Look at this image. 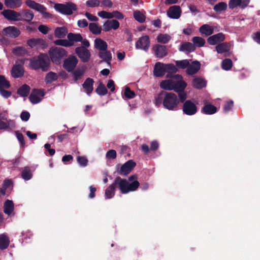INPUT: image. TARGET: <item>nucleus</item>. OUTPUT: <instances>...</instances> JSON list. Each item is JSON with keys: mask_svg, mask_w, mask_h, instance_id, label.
<instances>
[{"mask_svg": "<svg viewBox=\"0 0 260 260\" xmlns=\"http://www.w3.org/2000/svg\"><path fill=\"white\" fill-rule=\"evenodd\" d=\"M77 160L79 164L82 167L86 166L88 161L86 157L81 156H77Z\"/></svg>", "mask_w": 260, "mask_h": 260, "instance_id": "13d9d810", "label": "nucleus"}, {"mask_svg": "<svg viewBox=\"0 0 260 260\" xmlns=\"http://www.w3.org/2000/svg\"><path fill=\"white\" fill-rule=\"evenodd\" d=\"M134 18L136 20L140 23H143L145 20V16L139 11H136L133 14Z\"/></svg>", "mask_w": 260, "mask_h": 260, "instance_id": "de8ad7c7", "label": "nucleus"}, {"mask_svg": "<svg viewBox=\"0 0 260 260\" xmlns=\"http://www.w3.org/2000/svg\"><path fill=\"white\" fill-rule=\"evenodd\" d=\"M84 73V71L80 69H76L73 72V78L75 81L78 80Z\"/></svg>", "mask_w": 260, "mask_h": 260, "instance_id": "052dcab7", "label": "nucleus"}, {"mask_svg": "<svg viewBox=\"0 0 260 260\" xmlns=\"http://www.w3.org/2000/svg\"><path fill=\"white\" fill-rule=\"evenodd\" d=\"M175 63L176 66L179 68L184 69L187 68L189 62L187 59H184L182 60H177L175 61Z\"/></svg>", "mask_w": 260, "mask_h": 260, "instance_id": "603ef678", "label": "nucleus"}, {"mask_svg": "<svg viewBox=\"0 0 260 260\" xmlns=\"http://www.w3.org/2000/svg\"><path fill=\"white\" fill-rule=\"evenodd\" d=\"M32 176V174L28 167H25L21 172V177L25 180H30Z\"/></svg>", "mask_w": 260, "mask_h": 260, "instance_id": "a19ab883", "label": "nucleus"}, {"mask_svg": "<svg viewBox=\"0 0 260 260\" xmlns=\"http://www.w3.org/2000/svg\"><path fill=\"white\" fill-rule=\"evenodd\" d=\"M94 47L101 51H106L108 48L107 43L101 39L98 38L94 40Z\"/></svg>", "mask_w": 260, "mask_h": 260, "instance_id": "72a5a7b5", "label": "nucleus"}, {"mask_svg": "<svg viewBox=\"0 0 260 260\" xmlns=\"http://www.w3.org/2000/svg\"><path fill=\"white\" fill-rule=\"evenodd\" d=\"M160 87L166 90H174L178 93L180 102H183L187 98L185 89L187 83L183 80L182 76L179 74L171 77V79L165 80L160 83Z\"/></svg>", "mask_w": 260, "mask_h": 260, "instance_id": "f257e3e1", "label": "nucleus"}, {"mask_svg": "<svg viewBox=\"0 0 260 260\" xmlns=\"http://www.w3.org/2000/svg\"><path fill=\"white\" fill-rule=\"evenodd\" d=\"M117 177L119 183V188L122 193L126 194L129 192L134 191L140 186V183L137 180L129 183L125 179H122L120 177Z\"/></svg>", "mask_w": 260, "mask_h": 260, "instance_id": "39448f33", "label": "nucleus"}, {"mask_svg": "<svg viewBox=\"0 0 260 260\" xmlns=\"http://www.w3.org/2000/svg\"><path fill=\"white\" fill-rule=\"evenodd\" d=\"M3 15L8 20L12 21H19L21 20L20 13L17 12L12 10H5L2 12Z\"/></svg>", "mask_w": 260, "mask_h": 260, "instance_id": "2eb2a0df", "label": "nucleus"}, {"mask_svg": "<svg viewBox=\"0 0 260 260\" xmlns=\"http://www.w3.org/2000/svg\"><path fill=\"white\" fill-rule=\"evenodd\" d=\"M55 45L63 47H71L74 45L73 43L69 42V40L58 39L54 41Z\"/></svg>", "mask_w": 260, "mask_h": 260, "instance_id": "a18cd8bd", "label": "nucleus"}, {"mask_svg": "<svg viewBox=\"0 0 260 260\" xmlns=\"http://www.w3.org/2000/svg\"><path fill=\"white\" fill-rule=\"evenodd\" d=\"M25 3L29 8L34 9L42 14L44 18L47 19L52 17V14L46 11L47 8L44 5L32 0H26Z\"/></svg>", "mask_w": 260, "mask_h": 260, "instance_id": "423d86ee", "label": "nucleus"}, {"mask_svg": "<svg viewBox=\"0 0 260 260\" xmlns=\"http://www.w3.org/2000/svg\"><path fill=\"white\" fill-rule=\"evenodd\" d=\"M95 92L100 95H105L107 93L108 90L105 85L102 82H100L99 86L95 89Z\"/></svg>", "mask_w": 260, "mask_h": 260, "instance_id": "37998d69", "label": "nucleus"}, {"mask_svg": "<svg viewBox=\"0 0 260 260\" xmlns=\"http://www.w3.org/2000/svg\"><path fill=\"white\" fill-rule=\"evenodd\" d=\"M99 56L102 59V61H105L109 66L111 65L110 61L112 60V54L110 51H101L99 52Z\"/></svg>", "mask_w": 260, "mask_h": 260, "instance_id": "cd10ccee", "label": "nucleus"}, {"mask_svg": "<svg viewBox=\"0 0 260 260\" xmlns=\"http://www.w3.org/2000/svg\"><path fill=\"white\" fill-rule=\"evenodd\" d=\"M89 30L94 35H98L101 33L102 28L95 23H90L89 24Z\"/></svg>", "mask_w": 260, "mask_h": 260, "instance_id": "79ce46f5", "label": "nucleus"}, {"mask_svg": "<svg viewBox=\"0 0 260 260\" xmlns=\"http://www.w3.org/2000/svg\"><path fill=\"white\" fill-rule=\"evenodd\" d=\"M94 81L93 79L89 77L86 79L83 84H82L83 88L84 91L90 95L93 90V83Z\"/></svg>", "mask_w": 260, "mask_h": 260, "instance_id": "aec40b11", "label": "nucleus"}, {"mask_svg": "<svg viewBox=\"0 0 260 260\" xmlns=\"http://www.w3.org/2000/svg\"><path fill=\"white\" fill-rule=\"evenodd\" d=\"M2 34L4 36L10 38L15 39L20 35V30L14 26H9L5 27L2 30Z\"/></svg>", "mask_w": 260, "mask_h": 260, "instance_id": "ddd939ff", "label": "nucleus"}, {"mask_svg": "<svg viewBox=\"0 0 260 260\" xmlns=\"http://www.w3.org/2000/svg\"><path fill=\"white\" fill-rule=\"evenodd\" d=\"M119 22L115 19L107 20L103 24V30L108 31L111 29L116 30L119 27Z\"/></svg>", "mask_w": 260, "mask_h": 260, "instance_id": "6ab92c4d", "label": "nucleus"}, {"mask_svg": "<svg viewBox=\"0 0 260 260\" xmlns=\"http://www.w3.org/2000/svg\"><path fill=\"white\" fill-rule=\"evenodd\" d=\"M117 186L119 187V183L117 177H116L113 183L105 190V196L106 199H111L114 196L115 189Z\"/></svg>", "mask_w": 260, "mask_h": 260, "instance_id": "dca6fc26", "label": "nucleus"}, {"mask_svg": "<svg viewBox=\"0 0 260 260\" xmlns=\"http://www.w3.org/2000/svg\"><path fill=\"white\" fill-rule=\"evenodd\" d=\"M183 103L182 108L183 113L188 116H192L195 115L198 110L197 103L191 100H185L183 102H180Z\"/></svg>", "mask_w": 260, "mask_h": 260, "instance_id": "0eeeda50", "label": "nucleus"}, {"mask_svg": "<svg viewBox=\"0 0 260 260\" xmlns=\"http://www.w3.org/2000/svg\"><path fill=\"white\" fill-rule=\"evenodd\" d=\"M233 66V62L231 59L226 58L222 62V68L223 70H230Z\"/></svg>", "mask_w": 260, "mask_h": 260, "instance_id": "3c124183", "label": "nucleus"}, {"mask_svg": "<svg viewBox=\"0 0 260 260\" xmlns=\"http://www.w3.org/2000/svg\"><path fill=\"white\" fill-rule=\"evenodd\" d=\"M192 41L193 45L198 47H201L204 46L205 44V40L200 37H194L192 39Z\"/></svg>", "mask_w": 260, "mask_h": 260, "instance_id": "c03bdc74", "label": "nucleus"}, {"mask_svg": "<svg viewBox=\"0 0 260 260\" xmlns=\"http://www.w3.org/2000/svg\"><path fill=\"white\" fill-rule=\"evenodd\" d=\"M181 10L179 6L174 5L169 8L167 11V15L172 19H178L181 15Z\"/></svg>", "mask_w": 260, "mask_h": 260, "instance_id": "a211bd4d", "label": "nucleus"}, {"mask_svg": "<svg viewBox=\"0 0 260 260\" xmlns=\"http://www.w3.org/2000/svg\"><path fill=\"white\" fill-rule=\"evenodd\" d=\"M29 99L30 102L33 104H38L40 103L42 100L41 98L37 96L36 95H33V94H30Z\"/></svg>", "mask_w": 260, "mask_h": 260, "instance_id": "774afa93", "label": "nucleus"}, {"mask_svg": "<svg viewBox=\"0 0 260 260\" xmlns=\"http://www.w3.org/2000/svg\"><path fill=\"white\" fill-rule=\"evenodd\" d=\"M227 8V4L225 2H220L216 4L213 8V10L216 12H220L224 11Z\"/></svg>", "mask_w": 260, "mask_h": 260, "instance_id": "09e8293b", "label": "nucleus"}, {"mask_svg": "<svg viewBox=\"0 0 260 260\" xmlns=\"http://www.w3.org/2000/svg\"><path fill=\"white\" fill-rule=\"evenodd\" d=\"M67 38L69 42L73 43L74 42H79L82 41V37L80 34L70 32L68 34Z\"/></svg>", "mask_w": 260, "mask_h": 260, "instance_id": "4c0bfd02", "label": "nucleus"}, {"mask_svg": "<svg viewBox=\"0 0 260 260\" xmlns=\"http://www.w3.org/2000/svg\"><path fill=\"white\" fill-rule=\"evenodd\" d=\"M136 163L132 159L128 160L119 168V165L117 166V171L120 175L127 176L135 167Z\"/></svg>", "mask_w": 260, "mask_h": 260, "instance_id": "1a4fd4ad", "label": "nucleus"}, {"mask_svg": "<svg viewBox=\"0 0 260 260\" xmlns=\"http://www.w3.org/2000/svg\"><path fill=\"white\" fill-rule=\"evenodd\" d=\"M12 53L18 56H24L28 51L23 47H16L12 49Z\"/></svg>", "mask_w": 260, "mask_h": 260, "instance_id": "ea45409f", "label": "nucleus"}, {"mask_svg": "<svg viewBox=\"0 0 260 260\" xmlns=\"http://www.w3.org/2000/svg\"><path fill=\"white\" fill-rule=\"evenodd\" d=\"M30 88L27 84H23L17 90V93L22 97L27 96L30 91Z\"/></svg>", "mask_w": 260, "mask_h": 260, "instance_id": "e433bc0d", "label": "nucleus"}, {"mask_svg": "<svg viewBox=\"0 0 260 260\" xmlns=\"http://www.w3.org/2000/svg\"><path fill=\"white\" fill-rule=\"evenodd\" d=\"M231 42H222L216 46L215 49L218 53L222 54L223 53L229 52L231 49Z\"/></svg>", "mask_w": 260, "mask_h": 260, "instance_id": "393cba45", "label": "nucleus"}, {"mask_svg": "<svg viewBox=\"0 0 260 260\" xmlns=\"http://www.w3.org/2000/svg\"><path fill=\"white\" fill-rule=\"evenodd\" d=\"M155 55L158 58H163L168 54V50L166 47L160 44H156L153 47Z\"/></svg>", "mask_w": 260, "mask_h": 260, "instance_id": "f3484780", "label": "nucleus"}, {"mask_svg": "<svg viewBox=\"0 0 260 260\" xmlns=\"http://www.w3.org/2000/svg\"><path fill=\"white\" fill-rule=\"evenodd\" d=\"M124 95L127 99L134 98L136 94L134 91H132L129 87H126L124 90Z\"/></svg>", "mask_w": 260, "mask_h": 260, "instance_id": "5fc2aeb1", "label": "nucleus"}, {"mask_svg": "<svg viewBox=\"0 0 260 260\" xmlns=\"http://www.w3.org/2000/svg\"><path fill=\"white\" fill-rule=\"evenodd\" d=\"M106 156L107 158L115 159L117 156L116 151L114 149L109 150L106 153Z\"/></svg>", "mask_w": 260, "mask_h": 260, "instance_id": "e2e57ef3", "label": "nucleus"}, {"mask_svg": "<svg viewBox=\"0 0 260 260\" xmlns=\"http://www.w3.org/2000/svg\"><path fill=\"white\" fill-rule=\"evenodd\" d=\"M165 92H166V91H161L155 99L156 105L159 106L161 103L163 104L164 97L165 96L164 93Z\"/></svg>", "mask_w": 260, "mask_h": 260, "instance_id": "0e129e2a", "label": "nucleus"}, {"mask_svg": "<svg viewBox=\"0 0 260 260\" xmlns=\"http://www.w3.org/2000/svg\"><path fill=\"white\" fill-rule=\"evenodd\" d=\"M29 66L34 70H41L47 72L50 69V61L48 55L45 53H40L38 56L30 59Z\"/></svg>", "mask_w": 260, "mask_h": 260, "instance_id": "f03ea898", "label": "nucleus"}, {"mask_svg": "<svg viewBox=\"0 0 260 260\" xmlns=\"http://www.w3.org/2000/svg\"><path fill=\"white\" fill-rule=\"evenodd\" d=\"M30 94H33V95H36L37 96L40 98L45 95V91L42 89L34 88L32 90Z\"/></svg>", "mask_w": 260, "mask_h": 260, "instance_id": "bf43d9fd", "label": "nucleus"}, {"mask_svg": "<svg viewBox=\"0 0 260 260\" xmlns=\"http://www.w3.org/2000/svg\"><path fill=\"white\" fill-rule=\"evenodd\" d=\"M196 47L194 45L190 42H184L182 43L179 48L180 51L188 52H191L195 50Z\"/></svg>", "mask_w": 260, "mask_h": 260, "instance_id": "7c9ffc66", "label": "nucleus"}, {"mask_svg": "<svg viewBox=\"0 0 260 260\" xmlns=\"http://www.w3.org/2000/svg\"><path fill=\"white\" fill-rule=\"evenodd\" d=\"M5 6L10 9H16L19 8L22 4L21 0H5Z\"/></svg>", "mask_w": 260, "mask_h": 260, "instance_id": "c756f323", "label": "nucleus"}, {"mask_svg": "<svg viewBox=\"0 0 260 260\" xmlns=\"http://www.w3.org/2000/svg\"><path fill=\"white\" fill-rule=\"evenodd\" d=\"M54 8L57 11L67 15H70L73 11L77 10L76 5L71 2L65 4H56L54 5Z\"/></svg>", "mask_w": 260, "mask_h": 260, "instance_id": "6e6552de", "label": "nucleus"}, {"mask_svg": "<svg viewBox=\"0 0 260 260\" xmlns=\"http://www.w3.org/2000/svg\"><path fill=\"white\" fill-rule=\"evenodd\" d=\"M27 44L31 48H34L37 46H40L43 48H45L47 46L45 41L40 38L30 39L27 41Z\"/></svg>", "mask_w": 260, "mask_h": 260, "instance_id": "b1692460", "label": "nucleus"}, {"mask_svg": "<svg viewBox=\"0 0 260 260\" xmlns=\"http://www.w3.org/2000/svg\"><path fill=\"white\" fill-rule=\"evenodd\" d=\"M75 53L83 62H87L90 59L91 53L85 47H78L75 49Z\"/></svg>", "mask_w": 260, "mask_h": 260, "instance_id": "9b49d317", "label": "nucleus"}, {"mask_svg": "<svg viewBox=\"0 0 260 260\" xmlns=\"http://www.w3.org/2000/svg\"><path fill=\"white\" fill-rule=\"evenodd\" d=\"M14 208L12 201L7 200L4 205V212L5 214L10 215L13 212Z\"/></svg>", "mask_w": 260, "mask_h": 260, "instance_id": "473e14b6", "label": "nucleus"}, {"mask_svg": "<svg viewBox=\"0 0 260 260\" xmlns=\"http://www.w3.org/2000/svg\"><path fill=\"white\" fill-rule=\"evenodd\" d=\"M200 68V62L197 60L193 61L190 64H189L186 69V73L189 75H193L199 71Z\"/></svg>", "mask_w": 260, "mask_h": 260, "instance_id": "412c9836", "label": "nucleus"}, {"mask_svg": "<svg viewBox=\"0 0 260 260\" xmlns=\"http://www.w3.org/2000/svg\"><path fill=\"white\" fill-rule=\"evenodd\" d=\"M241 0H230L229 3L230 8L234 9L240 6Z\"/></svg>", "mask_w": 260, "mask_h": 260, "instance_id": "338daca9", "label": "nucleus"}, {"mask_svg": "<svg viewBox=\"0 0 260 260\" xmlns=\"http://www.w3.org/2000/svg\"><path fill=\"white\" fill-rule=\"evenodd\" d=\"M171 39V37L168 34H160L156 38L158 43L166 44Z\"/></svg>", "mask_w": 260, "mask_h": 260, "instance_id": "49530a36", "label": "nucleus"}, {"mask_svg": "<svg viewBox=\"0 0 260 260\" xmlns=\"http://www.w3.org/2000/svg\"><path fill=\"white\" fill-rule=\"evenodd\" d=\"M217 111V108L211 104H205L201 110V112L206 115H212Z\"/></svg>", "mask_w": 260, "mask_h": 260, "instance_id": "a878e982", "label": "nucleus"}, {"mask_svg": "<svg viewBox=\"0 0 260 260\" xmlns=\"http://www.w3.org/2000/svg\"><path fill=\"white\" fill-rule=\"evenodd\" d=\"M10 87L9 82L6 79L4 76L0 75V89L3 88H9Z\"/></svg>", "mask_w": 260, "mask_h": 260, "instance_id": "864d4df0", "label": "nucleus"}, {"mask_svg": "<svg viewBox=\"0 0 260 260\" xmlns=\"http://www.w3.org/2000/svg\"><path fill=\"white\" fill-rule=\"evenodd\" d=\"M165 73H175L178 71V69L175 65L172 63L165 64L164 63Z\"/></svg>", "mask_w": 260, "mask_h": 260, "instance_id": "8fccbe9b", "label": "nucleus"}, {"mask_svg": "<svg viewBox=\"0 0 260 260\" xmlns=\"http://www.w3.org/2000/svg\"><path fill=\"white\" fill-rule=\"evenodd\" d=\"M10 243L9 238L5 234L0 235V249L4 250L8 248Z\"/></svg>", "mask_w": 260, "mask_h": 260, "instance_id": "c9c22d12", "label": "nucleus"}, {"mask_svg": "<svg viewBox=\"0 0 260 260\" xmlns=\"http://www.w3.org/2000/svg\"><path fill=\"white\" fill-rule=\"evenodd\" d=\"M225 36L222 32H219L209 37L207 40L208 43L210 45H215L223 42Z\"/></svg>", "mask_w": 260, "mask_h": 260, "instance_id": "4468645a", "label": "nucleus"}, {"mask_svg": "<svg viewBox=\"0 0 260 260\" xmlns=\"http://www.w3.org/2000/svg\"><path fill=\"white\" fill-rule=\"evenodd\" d=\"M165 74L164 63L160 62H157L154 67L153 74L155 77H160L163 76Z\"/></svg>", "mask_w": 260, "mask_h": 260, "instance_id": "5701e85b", "label": "nucleus"}, {"mask_svg": "<svg viewBox=\"0 0 260 260\" xmlns=\"http://www.w3.org/2000/svg\"><path fill=\"white\" fill-rule=\"evenodd\" d=\"M11 72L13 77L18 78L23 76L24 69L22 65L15 64L12 67Z\"/></svg>", "mask_w": 260, "mask_h": 260, "instance_id": "4be33fe9", "label": "nucleus"}, {"mask_svg": "<svg viewBox=\"0 0 260 260\" xmlns=\"http://www.w3.org/2000/svg\"><path fill=\"white\" fill-rule=\"evenodd\" d=\"M234 106V102L233 101H227L224 106H223V110L225 112H228L230 111Z\"/></svg>", "mask_w": 260, "mask_h": 260, "instance_id": "680f3d73", "label": "nucleus"}, {"mask_svg": "<svg viewBox=\"0 0 260 260\" xmlns=\"http://www.w3.org/2000/svg\"><path fill=\"white\" fill-rule=\"evenodd\" d=\"M48 55L51 61L56 64L61 63L64 58L67 56V51L63 48L57 47H53L49 49Z\"/></svg>", "mask_w": 260, "mask_h": 260, "instance_id": "20e7f679", "label": "nucleus"}, {"mask_svg": "<svg viewBox=\"0 0 260 260\" xmlns=\"http://www.w3.org/2000/svg\"><path fill=\"white\" fill-rule=\"evenodd\" d=\"M68 33V29L64 27H56L54 31L55 36L58 38H63Z\"/></svg>", "mask_w": 260, "mask_h": 260, "instance_id": "f704fd0d", "label": "nucleus"}, {"mask_svg": "<svg viewBox=\"0 0 260 260\" xmlns=\"http://www.w3.org/2000/svg\"><path fill=\"white\" fill-rule=\"evenodd\" d=\"M78 60L74 55H70L64 60L63 68L68 72H71L74 70L78 64Z\"/></svg>", "mask_w": 260, "mask_h": 260, "instance_id": "9d476101", "label": "nucleus"}, {"mask_svg": "<svg viewBox=\"0 0 260 260\" xmlns=\"http://www.w3.org/2000/svg\"><path fill=\"white\" fill-rule=\"evenodd\" d=\"M21 16V20L25 21L27 22H30L34 17V14L33 12L30 10L27 9L20 13Z\"/></svg>", "mask_w": 260, "mask_h": 260, "instance_id": "c85d7f7f", "label": "nucleus"}, {"mask_svg": "<svg viewBox=\"0 0 260 260\" xmlns=\"http://www.w3.org/2000/svg\"><path fill=\"white\" fill-rule=\"evenodd\" d=\"M101 2L99 0H88L86 2V5L90 8L99 6Z\"/></svg>", "mask_w": 260, "mask_h": 260, "instance_id": "6e6d98bb", "label": "nucleus"}, {"mask_svg": "<svg viewBox=\"0 0 260 260\" xmlns=\"http://www.w3.org/2000/svg\"><path fill=\"white\" fill-rule=\"evenodd\" d=\"M200 32L206 36H209L214 32V29L212 26L205 24L202 25L199 28Z\"/></svg>", "mask_w": 260, "mask_h": 260, "instance_id": "2f4dec72", "label": "nucleus"}, {"mask_svg": "<svg viewBox=\"0 0 260 260\" xmlns=\"http://www.w3.org/2000/svg\"><path fill=\"white\" fill-rule=\"evenodd\" d=\"M164 94H165L163 100L164 108L169 110H177L180 102L179 97L173 92H166Z\"/></svg>", "mask_w": 260, "mask_h": 260, "instance_id": "7ed1b4c3", "label": "nucleus"}, {"mask_svg": "<svg viewBox=\"0 0 260 260\" xmlns=\"http://www.w3.org/2000/svg\"><path fill=\"white\" fill-rule=\"evenodd\" d=\"M192 86L196 89H201L206 86V81L200 77H196L192 81Z\"/></svg>", "mask_w": 260, "mask_h": 260, "instance_id": "bb28decb", "label": "nucleus"}, {"mask_svg": "<svg viewBox=\"0 0 260 260\" xmlns=\"http://www.w3.org/2000/svg\"><path fill=\"white\" fill-rule=\"evenodd\" d=\"M150 42L147 35L140 37L136 42L135 47L137 49H141L147 52L150 47Z\"/></svg>", "mask_w": 260, "mask_h": 260, "instance_id": "f8f14e48", "label": "nucleus"}, {"mask_svg": "<svg viewBox=\"0 0 260 260\" xmlns=\"http://www.w3.org/2000/svg\"><path fill=\"white\" fill-rule=\"evenodd\" d=\"M58 76L56 73L53 72L48 73L45 78V81L47 84H50L58 79Z\"/></svg>", "mask_w": 260, "mask_h": 260, "instance_id": "58836bf2", "label": "nucleus"}, {"mask_svg": "<svg viewBox=\"0 0 260 260\" xmlns=\"http://www.w3.org/2000/svg\"><path fill=\"white\" fill-rule=\"evenodd\" d=\"M15 135L18 140L19 141L21 146L22 147L24 146L25 141L24 140L23 135L18 131H15Z\"/></svg>", "mask_w": 260, "mask_h": 260, "instance_id": "69168bd1", "label": "nucleus"}, {"mask_svg": "<svg viewBox=\"0 0 260 260\" xmlns=\"http://www.w3.org/2000/svg\"><path fill=\"white\" fill-rule=\"evenodd\" d=\"M14 124L13 121L10 120L7 122H5L2 120H0V130L6 129L10 128V126L11 124Z\"/></svg>", "mask_w": 260, "mask_h": 260, "instance_id": "4d7b16f0", "label": "nucleus"}]
</instances>
